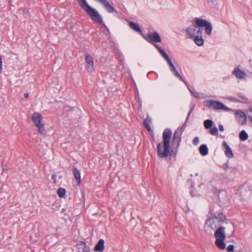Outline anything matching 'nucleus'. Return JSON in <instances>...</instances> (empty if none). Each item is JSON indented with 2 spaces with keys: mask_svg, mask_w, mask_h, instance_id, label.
<instances>
[{
  "mask_svg": "<svg viewBox=\"0 0 252 252\" xmlns=\"http://www.w3.org/2000/svg\"><path fill=\"white\" fill-rule=\"evenodd\" d=\"M31 119L33 123L37 128L38 132L42 135L45 134L46 131L44 128V124L43 123V116L39 113L35 112L32 114Z\"/></svg>",
  "mask_w": 252,
  "mask_h": 252,
  "instance_id": "5",
  "label": "nucleus"
},
{
  "mask_svg": "<svg viewBox=\"0 0 252 252\" xmlns=\"http://www.w3.org/2000/svg\"><path fill=\"white\" fill-rule=\"evenodd\" d=\"M172 71L174 72V75H175L177 77H178L180 80H181V81H184L183 78H182V77L180 75V74L179 73V72H178V71L176 70V69H175V70H173V71Z\"/></svg>",
  "mask_w": 252,
  "mask_h": 252,
  "instance_id": "27",
  "label": "nucleus"
},
{
  "mask_svg": "<svg viewBox=\"0 0 252 252\" xmlns=\"http://www.w3.org/2000/svg\"><path fill=\"white\" fill-rule=\"evenodd\" d=\"M230 230L231 231V234H233L235 230L234 226L233 223H231L230 225Z\"/></svg>",
  "mask_w": 252,
  "mask_h": 252,
  "instance_id": "31",
  "label": "nucleus"
},
{
  "mask_svg": "<svg viewBox=\"0 0 252 252\" xmlns=\"http://www.w3.org/2000/svg\"><path fill=\"white\" fill-rule=\"evenodd\" d=\"M128 26L133 30L139 32L141 34H142V31L137 24L134 23V22H129L128 23Z\"/></svg>",
  "mask_w": 252,
  "mask_h": 252,
  "instance_id": "17",
  "label": "nucleus"
},
{
  "mask_svg": "<svg viewBox=\"0 0 252 252\" xmlns=\"http://www.w3.org/2000/svg\"><path fill=\"white\" fill-rule=\"evenodd\" d=\"M223 166L224 169L225 170H227L229 168L228 165L227 164H224Z\"/></svg>",
  "mask_w": 252,
  "mask_h": 252,
  "instance_id": "35",
  "label": "nucleus"
},
{
  "mask_svg": "<svg viewBox=\"0 0 252 252\" xmlns=\"http://www.w3.org/2000/svg\"><path fill=\"white\" fill-rule=\"evenodd\" d=\"M219 129L220 131H223L224 130V128L222 125H219Z\"/></svg>",
  "mask_w": 252,
  "mask_h": 252,
  "instance_id": "34",
  "label": "nucleus"
},
{
  "mask_svg": "<svg viewBox=\"0 0 252 252\" xmlns=\"http://www.w3.org/2000/svg\"><path fill=\"white\" fill-rule=\"evenodd\" d=\"M234 246L233 245H229L227 248V251L228 252H232L234 251Z\"/></svg>",
  "mask_w": 252,
  "mask_h": 252,
  "instance_id": "29",
  "label": "nucleus"
},
{
  "mask_svg": "<svg viewBox=\"0 0 252 252\" xmlns=\"http://www.w3.org/2000/svg\"><path fill=\"white\" fill-rule=\"evenodd\" d=\"M246 187L249 188V186L248 185L246 186Z\"/></svg>",
  "mask_w": 252,
  "mask_h": 252,
  "instance_id": "39",
  "label": "nucleus"
},
{
  "mask_svg": "<svg viewBox=\"0 0 252 252\" xmlns=\"http://www.w3.org/2000/svg\"><path fill=\"white\" fill-rule=\"evenodd\" d=\"M235 114L238 116L239 118L238 121L241 125L246 124L247 117L246 114L243 111L240 110L237 111Z\"/></svg>",
  "mask_w": 252,
  "mask_h": 252,
  "instance_id": "12",
  "label": "nucleus"
},
{
  "mask_svg": "<svg viewBox=\"0 0 252 252\" xmlns=\"http://www.w3.org/2000/svg\"><path fill=\"white\" fill-rule=\"evenodd\" d=\"M73 172L74 177L77 181V185L80 186L81 183V175L80 172L76 167H73Z\"/></svg>",
  "mask_w": 252,
  "mask_h": 252,
  "instance_id": "16",
  "label": "nucleus"
},
{
  "mask_svg": "<svg viewBox=\"0 0 252 252\" xmlns=\"http://www.w3.org/2000/svg\"><path fill=\"white\" fill-rule=\"evenodd\" d=\"M249 111L252 113V107L249 109Z\"/></svg>",
  "mask_w": 252,
  "mask_h": 252,
  "instance_id": "38",
  "label": "nucleus"
},
{
  "mask_svg": "<svg viewBox=\"0 0 252 252\" xmlns=\"http://www.w3.org/2000/svg\"><path fill=\"white\" fill-rule=\"evenodd\" d=\"M219 221L215 218L208 219L205 222V231L207 233L212 234L213 231L216 230L219 225Z\"/></svg>",
  "mask_w": 252,
  "mask_h": 252,
  "instance_id": "6",
  "label": "nucleus"
},
{
  "mask_svg": "<svg viewBox=\"0 0 252 252\" xmlns=\"http://www.w3.org/2000/svg\"><path fill=\"white\" fill-rule=\"evenodd\" d=\"M233 74H234L237 78L239 79H244L246 76V73L240 69L238 67H236L235 68L232 72Z\"/></svg>",
  "mask_w": 252,
  "mask_h": 252,
  "instance_id": "11",
  "label": "nucleus"
},
{
  "mask_svg": "<svg viewBox=\"0 0 252 252\" xmlns=\"http://www.w3.org/2000/svg\"><path fill=\"white\" fill-rule=\"evenodd\" d=\"M239 138L242 141H245L248 138V135L247 132L243 130H242L239 134Z\"/></svg>",
  "mask_w": 252,
  "mask_h": 252,
  "instance_id": "22",
  "label": "nucleus"
},
{
  "mask_svg": "<svg viewBox=\"0 0 252 252\" xmlns=\"http://www.w3.org/2000/svg\"><path fill=\"white\" fill-rule=\"evenodd\" d=\"M214 237L216 238L215 244L220 250L225 248L224 240L225 239V228L223 226L219 227L214 232Z\"/></svg>",
  "mask_w": 252,
  "mask_h": 252,
  "instance_id": "4",
  "label": "nucleus"
},
{
  "mask_svg": "<svg viewBox=\"0 0 252 252\" xmlns=\"http://www.w3.org/2000/svg\"><path fill=\"white\" fill-rule=\"evenodd\" d=\"M160 54L162 55V56L165 59V60L167 61L168 60H170L167 54L166 53V52L164 50L160 51Z\"/></svg>",
  "mask_w": 252,
  "mask_h": 252,
  "instance_id": "26",
  "label": "nucleus"
},
{
  "mask_svg": "<svg viewBox=\"0 0 252 252\" xmlns=\"http://www.w3.org/2000/svg\"><path fill=\"white\" fill-rule=\"evenodd\" d=\"M213 121L211 120H206L204 122V126L205 128L208 129L213 125Z\"/></svg>",
  "mask_w": 252,
  "mask_h": 252,
  "instance_id": "24",
  "label": "nucleus"
},
{
  "mask_svg": "<svg viewBox=\"0 0 252 252\" xmlns=\"http://www.w3.org/2000/svg\"><path fill=\"white\" fill-rule=\"evenodd\" d=\"M213 218L218 220L219 221V222L224 220L226 219L225 216L221 212L219 213L217 216L214 215Z\"/></svg>",
  "mask_w": 252,
  "mask_h": 252,
  "instance_id": "21",
  "label": "nucleus"
},
{
  "mask_svg": "<svg viewBox=\"0 0 252 252\" xmlns=\"http://www.w3.org/2000/svg\"><path fill=\"white\" fill-rule=\"evenodd\" d=\"M56 177H57V176H56V175L55 174H53L52 175V179L54 181V184H56Z\"/></svg>",
  "mask_w": 252,
  "mask_h": 252,
  "instance_id": "32",
  "label": "nucleus"
},
{
  "mask_svg": "<svg viewBox=\"0 0 252 252\" xmlns=\"http://www.w3.org/2000/svg\"><path fill=\"white\" fill-rule=\"evenodd\" d=\"M210 133L213 135H217L218 134V128L216 127H213L211 129Z\"/></svg>",
  "mask_w": 252,
  "mask_h": 252,
  "instance_id": "25",
  "label": "nucleus"
},
{
  "mask_svg": "<svg viewBox=\"0 0 252 252\" xmlns=\"http://www.w3.org/2000/svg\"><path fill=\"white\" fill-rule=\"evenodd\" d=\"M223 146L225 149V154L229 158H231L233 157L232 151L227 143L223 141L222 143Z\"/></svg>",
  "mask_w": 252,
  "mask_h": 252,
  "instance_id": "15",
  "label": "nucleus"
},
{
  "mask_svg": "<svg viewBox=\"0 0 252 252\" xmlns=\"http://www.w3.org/2000/svg\"><path fill=\"white\" fill-rule=\"evenodd\" d=\"M167 63H168V64L169 65V66L170 67V70L171 71L175 70V69H176L175 67L174 66L173 64L172 63L170 59L168 60V61H167Z\"/></svg>",
  "mask_w": 252,
  "mask_h": 252,
  "instance_id": "28",
  "label": "nucleus"
},
{
  "mask_svg": "<svg viewBox=\"0 0 252 252\" xmlns=\"http://www.w3.org/2000/svg\"><path fill=\"white\" fill-rule=\"evenodd\" d=\"M172 136V131L169 128H166L162 134L163 143H159L157 146V154L161 158L172 156L173 152L171 149L170 141Z\"/></svg>",
  "mask_w": 252,
  "mask_h": 252,
  "instance_id": "2",
  "label": "nucleus"
},
{
  "mask_svg": "<svg viewBox=\"0 0 252 252\" xmlns=\"http://www.w3.org/2000/svg\"><path fill=\"white\" fill-rule=\"evenodd\" d=\"M209 106L214 108L215 109L228 110V108L226 106L219 101L210 100L209 101Z\"/></svg>",
  "mask_w": 252,
  "mask_h": 252,
  "instance_id": "9",
  "label": "nucleus"
},
{
  "mask_svg": "<svg viewBox=\"0 0 252 252\" xmlns=\"http://www.w3.org/2000/svg\"><path fill=\"white\" fill-rule=\"evenodd\" d=\"M80 6L84 9L91 19L94 22L102 24V26L109 31V29L103 23L102 18L100 14L95 9L91 7L86 2V0H77Z\"/></svg>",
  "mask_w": 252,
  "mask_h": 252,
  "instance_id": "3",
  "label": "nucleus"
},
{
  "mask_svg": "<svg viewBox=\"0 0 252 252\" xmlns=\"http://www.w3.org/2000/svg\"><path fill=\"white\" fill-rule=\"evenodd\" d=\"M248 117L251 120V121L252 122V116H249Z\"/></svg>",
  "mask_w": 252,
  "mask_h": 252,
  "instance_id": "37",
  "label": "nucleus"
},
{
  "mask_svg": "<svg viewBox=\"0 0 252 252\" xmlns=\"http://www.w3.org/2000/svg\"><path fill=\"white\" fill-rule=\"evenodd\" d=\"M155 47L158 49V50L160 52V51L162 50V49L159 47L158 45H155Z\"/></svg>",
  "mask_w": 252,
  "mask_h": 252,
  "instance_id": "33",
  "label": "nucleus"
},
{
  "mask_svg": "<svg viewBox=\"0 0 252 252\" xmlns=\"http://www.w3.org/2000/svg\"><path fill=\"white\" fill-rule=\"evenodd\" d=\"M199 152L202 156H206L208 153V149L206 145H202L199 148Z\"/></svg>",
  "mask_w": 252,
  "mask_h": 252,
  "instance_id": "18",
  "label": "nucleus"
},
{
  "mask_svg": "<svg viewBox=\"0 0 252 252\" xmlns=\"http://www.w3.org/2000/svg\"><path fill=\"white\" fill-rule=\"evenodd\" d=\"M79 245L81 247V249L82 250V251L86 252H90V248L86 246V243L85 241H80Z\"/></svg>",
  "mask_w": 252,
  "mask_h": 252,
  "instance_id": "20",
  "label": "nucleus"
},
{
  "mask_svg": "<svg viewBox=\"0 0 252 252\" xmlns=\"http://www.w3.org/2000/svg\"><path fill=\"white\" fill-rule=\"evenodd\" d=\"M180 130H176L173 135L172 138V144L175 145L176 148H179L181 141Z\"/></svg>",
  "mask_w": 252,
  "mask_h": 252,
  "instance_id": "10",
  "label": "nucleus"
},
{
  "mask_svg": "<svg viewBox=\"0 0 252 252\" xmlns=\"http://www.w3.org/2000/svg\"><path fill=\"white\" fill-rule=\"evenodd\" d=\"M195 25L189 27L186 32L189 38L193 40L194 43L198 46H202L204 41L202 38V27H205V32L207 34H211L212 27L210 23L204 19L196 18Z\"/></svg>",
  "mask_w": 252,
  "mask_h": 252,
  "instance_id": "1",
  "label": "nucleus"
},
{
  "mask_svg": "<svg viewBox=\"0 0 252 252\" xmlns=\"http://www.w3.org/2000/svg\"><path fill=\"white\" fill-rule=\"evenodd\" d=\"M144 37L145 40L151 43L153 42L160 43L161 42L160 36L157 32L148 33L147 37L144 36Z\"/></svg>",
  "mask_w": 252,
  "mask_h": 252,
  "instance_id": "7",
  "label": "nucleus"
},
{
  "mask_svg": "<svg viewBox=\"0 0 252 252\" xmlns=\"http://www.w3.org/2000/svg\"><path fill=\"white\" fill-rule=\"evenodd\" d=\"M107 10L108 12L111 13L115 11L114 8L109 3L107 0H97Z\"/></svg>",
  "mask_w": 252,
  "mask_h": 252,
  "instance_id": "13",
  "label": "nucleus"
},
{
  "mask_svg": "<svg viewBox=\"0 0 252 252\" xmlns=\"http://www.w3.org/2000/svg\"><path fill=\"white\" fill-rule=\"evenodd\" d=\"M151 122V120L149 117H147L143 121V126L145 128L149 131H152L151 127L150 126V124Z\"/></svg>",
  "mask_w": 252,
  "mask_h": 252,
  "instance_id": "19",
  "label": "nucleus"
},
{
  "mask_svg": "<svg viewBox=\"0 0 252 252\" xmlns=\"http://www.w3.org/2000/svg\"><path fill=\"white\" fill-rule=\"evenodd\" d=\"M65 189L62 188H59L57 191V193L60 197H63L65 194Z\"/></svg>",
  "mask_w": 252,
  "mask_h": 252,
  "instance_id": "23",
  "label": "nucleus"
},
{
  "mask_svg": "<svg viewBox=\"0 0 252 252\" xmlns=\"http://www.w3.org/2000/svg\"><path fill=\"white\" fill-rule=\"evenodd\" d=\"M24 96L25 98H27L29 97V94L27 93H26L24 94Z\"/></svg>",
  "mask_w": 252,
  "mask_h": 252,
  "instance_id": "36",
  "label": "nucleus"
},
{
  "mask_svg": "<svg viewBox=\"0 0 252 252\" xmlns=\"http://www.w3.org/2000/svg\"><path fill=\"white\" fill-rule=\"evenodd\" d=\"M85 62L87 63V70L89 72H93L94 70V67L93 58L90 55H87L85 57Z\"/></svg>",
  "mask_w": 252,
  "mask_h": 252,
  "instance_id": "8",
  "label": "nucleus"
},
{
  "mask_svg": "<svg viewBox=\"0 0 252 252\" xmlns=\"http://www.w3.org/2000/svg\"><path fill=\"white\" fill-rule=\"evenodd\" d=\"M104 249V241L100 239L95 246L94 250L95 252H102Z\"/></svg>",
  "mask_w": 252,
  "mask_h": 252,
  "instance_id": "14",
  "label": "nucleus"
},
{
  "mask_svg": "<svg viewBox=\"0 0 252 252\" xmlns=\"http://www.w3.org/2000/svg\"><path fill=\"white\" fill-rule=\"evenodd\" d=\"M199 143V138L198 137H195L193 140V143L195 145H197Z\"/></svg>",
  "mask_w": 252,
  "mask_h": 252,
  "instance_id": "30",
  "label": "nucleus"
}]
</instances>
